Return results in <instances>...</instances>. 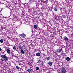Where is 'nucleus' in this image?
I'll return each mask as SVG.
<instances>
[{"mask_svg":"<svg viewBox=\"0 0 73 73\" xmlns=\"http://www.w3.org/2000/svg\"><path fill=\"white\" fill-rule=\"evenodd\" d=\"M62 73H66V71L65 70V68L62 67Z\"/></svg>","mask_w":73,"mask_h":73,"instance_id":"obj_1","label":"nucleus"},{"mask_svg":"<svg viewBox=\"0 0 73 73\" xmlns=\"http://www.w3.org/2000/svg\"><path fill=\"white\" fill-rule=\"evenodd\" d=\"M7 53L9 54H10V52H11V51H10V50H9V48H8L7 49Z\"/></svg>","mask_w":73,"mask_h":73,"instance_id":"obj_2","label":"nucleus"},{"mask_svg":"<svg viewBox=\"0 0 73 73\" xmlns=\"http://www.w3.org/2000/svg\"><path fill=\"white\" fill-rule=\"evenodd\" d=\"M19 36H21V37H23V38H25V34L19 35Z\"/></svg>","mask_w":73,"mask_h":73,"instance_id":"obj_3","label":"nucleus"},{"mask_svg":"<svg viewBox=\"0 0 73 73\" xmlns=\"http://www.w3.org/2000/svg\"><path fill=\"white\" fill-rule=\"evenodd\" d=\"M61 51V50L60 49H58L56 51V52L57 53H60Z\"/></svg>","mask_w":73,"mask_h":73,"instance_id":"obj_4","label":"nucleus"},{"mask_svg":"<svg viewBox=\"0 0 73 73\" xmlns=\"http://www.w3.org/2000/svg\"><path fill=\"white\" fill-rule=\"evenodd\" d=\"M64 40L66 41H68V38L66 36H64Z\"/></svg>","mask_w":73,"mask_h":73,"instance_id":"obj_5","label":"nucleus"},{"mask_svg":"<svg viewBox=\"0 0 73 73\" xmlns=\"http://www.w3.org/2000/svg\"><path fill=\"white\" fill-rule=\"evenodd\" d=\"M18 48L19 50L22 49V46L20 45H19Z\"/></svg>","mask_w":73,"mask_h":73,"instance_id":"obj_6","label":"nucleus"},{"mask_svg":"<svg viewBox=\"0 0 73 73\" xmlns=\"http://www.w3.org/2000/svg\"><path fill=\"white\" fill-rule=\"evenodd\" d=\"M21 53H22V54H24V53H25V51H24V50L22 49L21 50Z\"/></svg>","mask_w":73,"mask_h":73,"instance_id":"obj_7","label":"nucleus"},{"mask_svg":"<svg viewBox=\"0 0 73 73\" xmlns=\"http://www.w3.org/2000/svg\"><path fill=\"white\" fill-rule=\"evenodd\" d=\"M3 58L5 61H7V60H8V58L6 56Z\"/></svg>","mask_w":73,"mask_h":73,"instance_id":"obj_8","label":"nucleus"},{"mask_svg":"<svg viewBox=\"0 0 73 73\" xmlns=\"http://www.w3.org/2000/svg\"><path fill=\"white\" fill-rule=\"evenodd\" d=\"M45 59L47 60H49L50 59V58L49 57H46Z\"/></svg>","mask_w":73,"mask_h":73,"instance_id":"obj_9","label":"nucleus"},{"mask_svg":"<svg viewBox=\"0 0 73 73\" xmlns=\"http://www.w3.org/2000/svg\"><path fill=\"white\" fill-rule=\"evenodd\" d=\"M40 53L39 52H38L36 54V56H40Z\"/></svg>","mask_w":73,"mask_h":73,"instance_id":"obj_10","label":"nucleus"},{"mask_svg":"<svg viewBox=\"0 0 73 73\" xmlns=\"http://www.w3.org/2000/svg\"><path fill=\"white\" fill-rule=\"evenodd\" d=\"M48 65H50V66H51V65H52V62H48Z\"/></svg>","mask_w":73,"mask_h":73,"instance_id":"obj_11","label":"nucleus"},{"mask_svg":"<svg viewBox=\"0 0 73 73\" xmlns=\"http://www.w3.org/2000/svg\"><path fill=\"white\" fill-rule=\"evenodd\" d=\"M40 62H41V60L39 58H38L37 63H40Z\"/></svg>","mask_w":73,"mask_h":73,"instance_id":"obj_12","label":"nucleus"},{"mask_svg":"<svg viewBox=\"0 0 73 73\" xmlns=\"http://www.w3.org/2000/svg\"><path fill=\"white\" fill-rule=\"evenodd\" d=\"M66 60L67 61H70V58L69 57H67L66 58Z\"/></svg>","mask_w":73,"mask_h":73,"instance_id":"obj_13","label":"nucleus"},{"mask_svg":"<svg viewBox=\"0 0 73 73\" xmlns=\"http://www.w3.org/2000/svg\"><path fill=\"white\" fill-rule=\"evenodd\" d=\"M27 72H29V73H30V72H31V69H29L27 70Z\"/></svg>","mask_w":73,"mask_h":73,"instance_id":"obj_14","label":"nucleus"},{"mask_svg":"<svg viewBox=\"0 0 73 73\" xmlns=\"http://www.w3.org/2000/svg\"><path fill=\"white\" fill-rule=\"evenodd\" d=\"M16 68L17 69H20V67L18 66H17L16 67Z\"/></svg>","mask_w":73,"mask_h":73,"instance_id":"obj_15","label":"nucleus"},{"mask_svg":"<svg viewBox=\"0 0 73 73\" xmlns=\"http://www.w3.org/2000/svg\"><path fill=\"white\" fill-rule=\"evenodd\" d=\"M1 57L4 58L5 57V55H2L1 56Z\"/></svg>","mask_w":73,"mask_h":73,"instance_id":"obj_16","label":"nucleus"},{"mask_svg":"<svg viewBox=\"0 0 73 73\" xmlns=\"http://www.w3.org/2000/svg\"><path fill=\"white\" fill-rule=\"evenodd\" d=\"M13 49L14 50H16V46H14L13 47Z\"/></svg>","mask_w":73,"mask_h":73,"instance_id":"obj_17","label":"nucleus"},{"mask_svg":"<svg viewBox=\"0 0 73 73\" xmlns=\"http://www.w3.org/2000/svg\"><path fill=\"white\" fill-rule=\"evenodd\" d=\"M4 41V40H3V39H1L0 40V42H1V43H3V42Z\"/></svg>","mask_w":73,"mask_h":73,"instance_id":"obj_18","label":"nucleus"},{"mask_svg":"<svg viewBox=\"0 0 73 73\" xmlns=\"http://www.w3.org/2000/svg\"><path fill=\"white\" fill-rule=\"evenodd\" d=\"M34 28L36 29L37 28V26L36 25H34Z\"/></svg>","mask_w":73,"mask_h":73,"instance_id":"obj_19","label":"nucleus"},{"mask_svg":"<svg viewBox=\"0 0 73 73\" xmlns=\"http://www.w3.org/2000/svg\"><path fill=\"white\" fill-rule=\"evenodd\" d=\"M35 3H36V1H35V0H33L31 2L32 3H35Z\"/></svg>","mask_w":73,"mask_h":73,"instance_id":"obj_20","label":"nucleus"},{"mask_svg":"<svg viewBox=\"0 0 73 73\" xmlns=\"http://www.w3.org/2000/svg\"><path fill=\"white\" fill-rule=\"evenodd\" d=\"M36 69L37 70H39V68H38V67H37L36 68Z\"/></svg>","mask_w":73,"mask_h":73,"instance_id":"obj_21","label":"nucleus"},{"mask_svg":"<svg viewBox=\"0 0 73 73\" xmlns=\"http://www.w3.org/2000/svg\"><path fill=\"white\" fill-rule=\"evenodd\" d=\"M44 0H40L41 3H43Z\"/></svg>","mask_w":73,"mask_h":73,"instance_id":"obj_22","label":"nucleus"},{"mask_svg":"<svg viewBox=\"0 0 73 73\" xmlns=\"http://www.w3.org/2000/svg\"><path fill=\"white\" fill-rule=\"evenodd\" d=\"M55 11H57V9L56 8H55L54 9Z\"/></svg>","mask_w":73,"mask_h":73,"instance_id":"obj_23","label":"nucleus"},{"mask_svg":"<svg viewBox=\"0 0 73 73\" xmlns=\"http://www.w3.org/2000/svg\"><path fill=\"white\" fill-rule=\"evenodd\" d=\"M0 21H1V22H3V21L2 19H0Z\"/></svg>","mask_w":73,"mask_h":73,"instance_id":"obj_24","label":"nucleus"},{"mask_svg":"<svg viewBox=\"0 0 73 73\" xmlns=\"http://www.w3.org/2000/svg\"><path fill=\"white\" fill-rule=\"evenodd\" d=\"M58 44H57V45H58V44H60V43H59V42H58Z\"/></svg>","mask_w":73,"mask_h":73,"instance_id":"obj_25","label":"nucleus"},{"mask_svg":"<svg viewBox=\"0 0 73 73\" xmlns=\"http://www.w3.org/2000/svg\"><path fill=\"white\" fill-rule=\"evenodd\" d=\"M4 59H3V58H1V61H4Z\"/></svg>","mask_w":73,"mask_h":73,"instance_id":"obj_26","label":"nucleus"},{"mask_svg":"<svg viewBox=\"0 0 73 73\" xmlns=\"http://www.w3.org/2000/svg\"><path fill=\"white\" fill-rule=\"evenodd\" d=\"M2 50V49H1V48H0V51H1Z\"/></svg>","mask_w":73,"mask_h":73,"instance_id":"obj_27","label":"nucleus"},{"mask_svg":"<svg viewBox=\"0 0 73 73\" xmlns=\"http://www.w3.org/2000/svg\"><path fill=\"white\" fill-rule=\"evenodd\" d=\"M49 1V0H46V1L47 2H48V1Z\"/></svg>","mask_w":73,"mask_h":73,"instance_id":"obj_28","label":"nucleus"},{"mask_svg":"<svg viewBox=\"0 0 73 73\" xmlns=\"http://www.w3.org/2000/svg\"><path fill=\"white\" fill-rule=\"evenodd\" d=\"M23 46H25L24 45H23Z\"/></svg>","mask_w":73,"mask_h":73,"instance_id":"obj_29","label":"nucleus"},{"mask_svg":"<svg viewBox=\"0 0 73 73\" xmlns=\"http://www.w3.org/2000/svg\"><path fill=\"white\" fill-rule=\"evenodd\" d=\"M5 34H7V33H5Z\"/></svg>","mask_w":73,"mask_h":73,"instance_id":"obj_30","label":"nucleus"},{"mask_svg":"<svg viewBox=\"0 0 73 73\" xmlns=\"http://www.w3.org/2000/svg\"><path fill=\"white\" fill-rule=\"evenodd\" d=\"M30 1H31L32 0H29Z\"/></svg>","mask_w":73,"mask_h":73,"instance_id":"obj_31","label":"nucleus"},{"mask_svg":"<svg viewBox=\"0 0 73 73\" xmlns=\"http://www.w3.org/2000/svg\"><path fill=\"white\" fill-rule=\"evenodd\" d=\"M36 5H37V3H36Z\"/></svg>","mask_w":73,"mask_h":73,"instance_id":"obj_32","label":"nucleus"}]
</instances>
